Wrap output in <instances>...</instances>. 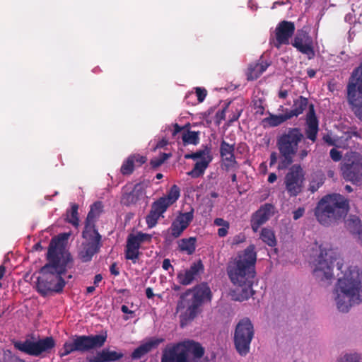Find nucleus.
Segmentation results:
<instances>
[{
    "label": "nucleus",
    "mask_w": 362,
    "mask_h": 362,
    "mask_svg": "<svg viewBox=\"0 0 362 362\" xmlns=\"http://www.w3.org/2000/svg\"><path fill=\"white\" fill-rule=\"evenodd\" d=\"M333 250H321L315 260L313 276L321 286H327L334 278V263L342 276L339 277L334 294L337 309L347 313L355 305L362 303V271L356 266H350L342 270L343 264Z\"/></svg>",
    "instance_id": "1"
},
{
    "label": "nucleus",
    "mask_w": 362,
    "mask_h": 362,
    "mask_svg": "<svg viewBox=\"0 0 362 362\" xmlns=\"http://www.w3.org/2000/svg\"><path fill=\"white\" fill-rule=\"evenodd\" d=\"M69 235L62 233L52 238L47 253V262L40 268L37 279V291L43 297L49 293H62L66 284L62 277L74 267V261L66 249Z\"/></svg>",
    "instance_id": "2"
},
{
    "label": "nucleus",
    "mask_w": 362,
    "mask_h": 362,
    "mask_svg": "<svg viewBox=\"0 0 362 362\" xmlns=\"http://www.w3.org/2000/svg\"><path fill=\"white\" fill-rule=\"evenodd\" d=\"M257 253L255 246L250 245L243 251L239 252L227 268L230 281L236 286L232 291V298L237 301L247 300L255 293L252 288L255 276Z\"/></svg>",
    "instance_id": "3"
},
{
    "label": "nucleus",
    "mask_w": 362,
    "mask_h": 362,
    "mask_svg": "<svg viewBox=\"0 0 362 362\" xmlns=\"http://www.w3.org/2000/svg\"><path fill=\"white\" fill-rule=\"evenodd\" d=\"M349 210V200L339 194H328L322 198L315 209L318 222L325 226L338 223Z\"/></svg>",
    "instance_id": "4"
},
{
    "label": "nucleus",
    "mask_w": 362,
    "mask_h": 362,
    "mask_svg": "<svg viewBox=\"0 0 362 362\" xmlns=\"http://www.w3.org/2000/svg\"><path fill=\"white\" fill-rule=\"evenodd\" d=\"M106 339L107 336L103 334H75L63 344L59 356L62 358L73 352L86 353L100 349L104 346Z\"/></svg>",
    "instance_id": "5"
},
{
    "label": "nucleus",
    "mask_w": 362,
    "mask_h": 362,
    "mask_svg": "<svg viewBox=\"0 0 362 362\" xmlns=\"http://www.w3.org/2000/svg\"><path fill=\"white\" fill-rule=\"evenodd\" d=\"M304 138V135L298 128L289 129L277 140V146L282 157L278 169H285L290 165L298 150V143Z\"/></svg>",
    "instance_id": "6"
},
{
    "label": "nucleus",
    "mask_w": 362,
    "mask_h": 362,
    "mask_svg": "<svg viewBox=\"0 0 362 362\" xmlns=\"http://www.w3.org/2000/svg\"><path fill=\"white\" fill-rule=\"evenodd\" d=\"M190 295L192 298L187 300L188 308L182 316V327L193 320L200 313V307L205 300L210 301L211 298V292L206 284H202L193 289L186 291L182 293V300Z\"/></svg>",
    "instance_id": "7"
},
{
    "label": "nucleus",
    "mask_w": 362,
    "mask_h": 362,
    "mask_svg": "<svg viewBox=\"0 0 362 362\" xmlns=\"http://www.w3.org/2000/svg\"><path fill=\"white\" fill-rule=\"evenodd\" d=\"M347 98L354 114L362 121V64L354 71L350 78Z\"/></svg>",
    "instance_id": "8"
},
{
    "label": "nucleus",
    "mask_w": 362,
    "mask_h": 362,
    "mask_svg": "<svg viewBox=\"0 0 362 362\" xmlns=\"http://www.w3.org/2000/svg\"><path fill=\"white\" fill-rule=\"evenodd\" d=\"M180 197V188L174 185L168 192L166 196L162 197L155 201L152 205L148 214L146 217V222L148 228L154 227L158 220L163 216L168 206L173 204Z\"/></svg>",
    "instance_id": "9"
},
{
    "label": "nucleus",
    "mask_w": 362,
    "mask_h": 362,
    "mask_svg": "<svg viewBox=\"0 0 362 362\" xmlns=\"http://www.w3.org/2000/svg\"><path fill=\"white\" fill-rule=\"evenodd\" d=\"M254 334L253 325L249 318H243L236 325L233 341L235 349L240 356H246L250 352Z\"/></svg>",
    "instance_id": "10"
},
{
    "label": "nucleus",
    "mask_w": 362,
    "mask_h": 362,
    "mask_svg": "<svg viewBox=\"0 0 362 362\" xmlns=\"http://www.w3.org/2000/svg\"><path fill=\"white\" fill-rule=\"evenodd\" d=\"M103 204L100 201L95 202L90 206L82 232V237L87 242L101 243L102 236L96 228V222L103 212Z\"/></svg>",
    "instance_id": "11"
},
{
    "label": "nucleus",
    "mask_w": 362,
    "mask_h": 362,
    "mask_svg": "<svg viewBox=\"0 0 362 362\" xmlns=\"http://www.w3.org/2000/svg\"><path fill=\"white\" fill-rule=\"evenodd\" d=\"M14 347L30 356H40L42 353H50L55 347L56 341L52 337H46L36 341L26 339L13 342Z\"/></svg>",
    "instance_id": "12"
},
{
    "label": "nucleus",
    "mask_w": 362,
    "mask_h": 362,
    "mask_svg": "<svg viewBox=\"0 0 362 362\" xmlns=\"http://www.w3.org/2000/svg\"><path fill=\"white\" fill-rule=\"evenodd\" d=\"M343 177L354 184L362 182V156L353 153L341 167Z\"/></svg>",
    "instance_id": "13"
},
{
    "label": "nucleus",
    "mask_w": 362,
    "mask_h": 362,
    "mask_svg": "<svg viewBox=\"0 0 362 362\" xmlns=\"http://www.w3.org/2000/svg\"><path fill=\"white\" fill-rule=\"evenodd\" d=\"M152 235L138 232L136 234L130 233L127 236L125 248L126 259L132 260L134 264L136 263L141 252L139 248L143 243L151 242Z\"/></svg>",
    "instance_id": "14"
},
{
    "label": "nucleus",
    "mask_w": 362,
    "mask_h": 362,
    "mask_svg": "<svg viewBox=\"0 0 362 362\" xmlns=\"http://www.w3.org/2000/svg\"><path fill=\"white\" fill-rule=\"evenodd\" d=\"M304 172L300 165H293L286 175V189L291 197H296L303 188Z\"/></svg>",
    "instance_id": "15"
},
{
    "label": "nucleus",
    "mask_w": 362,
    "mask_h": 362,
    "mask_svg": "<svg viewBox=\"0 0 362 362\" xmlns=\"http://www.w3.org/2000/svg\"><path fill=\"white\" fill-rule=\"evenodd\" d=\"M122 190L121 204L127 206L136 204L145 194L144 185L141 183H137L133 187L132 185H126Z\"/></svg>",
    "instance_id": "16"
},
{
    "label": "nucleus",
    "mask_w": 362,
    "mask_h": 362,
    "mask_svg": "<svg viewBox=\"0 0 362 362\" xmlns=\"http://www.w3.org/2000/svg\"><path fill=\"white\" fill-rule=\"evenodd\" d=\"M292 45L301 53L306 54L309 59H312L315 56L313 40L308 33L304 30L297 31Z\"/></svg>",
    "instance_id": "17"
},
{
    "label": "nucleus",
    "mask_w": 362,
    "mask_h": 362,
    "mask_svg": "<svg viewBox=\"0 0 362 362\" xmlns=\"http://www.w3.org/2000/svg\"><path fill=\"white\" fill-rule=\"evenodd\" d=\"M204 350L199 343L193 340H182V362H195L203 356Z\"/></svg>",
    "instance_id": "18"
},
{
    "label": "nucleus",
    "mask_w": 362,
    "mask_h": 362,
    "mask_svg": "<svg viewBox=\"0 0 362 362\" xmlns=\"http://www.w3.org/2000/svg\"><path fill=\"white\" fill-rule=\"evenodd\" d=\"M295 31V25L293 23L283 21L279 23L275 29L276 40L275 47L279 48L281 45H288L290 37Z\"/></svg>",
    "instance_id": "19"
},
{
    "label": "nucleus",
    "mask_w": 362,
    "mask_h": 362,
    "mask_svg": "<svg viewBox=\"0 0 362 362\" xmlns=\"http://www.w3.org/2000/svg\"><path fill=\"white\" fill-rule=\"evenodd\" d=\"M273 208L270 204H266L258 209L252 216L251 226L255 232L264 224L271 216V210Z\"/></svg>",
    "instance_id": "20"
},
{
    "label": "nucleus",
    "mask_w": 362,
    "mask_h": 362,
    "mask_svg": "<svg viewBox=\"0 0 362 362\" xmlns=\"http://www.w3.org/2000/svg\"><path fill=\"white\" fill-rule=\"evenodd\" d=\"M123 356L124 354L122 352L104 349L97 351L95 356L87 357L86 360L88 362H115L120 360Z\"/></svg>",
    "instance_id": "21"
},
{
    "label": "nucleus",
    "mask_w": 362,
    "mask_h": 362,
    "mask_svg": "<svg viewBox=\"0 0 362 362\" xmlns=\"http://www.w3.org/2000/svg\"><path fill=\"white\" fill-rule=\"evenodd\" d=\"M346 228L355 236L358 243L362 245V222L357 215L349 214L345 219Z\"/></svg>",
    "instance_id": "22"
},
{
    "label": "nucleus",
    "mask_w": 362,
    "mask_h": 362,
    "mask_svg": "<svg viewBox=\"0 0 362 362\" xmlns=\"http://www.w3.org/2000/svg\"><path fill=\"white\" fill-rule=\"evenodd\" d=\"M318 132V121L315 114L314 106L309 105V112L307 115V127L305 129V135L308 139L315 142L317 139Z\"/></svg>",
    "instance_id": "23"
},
{
    "label": "nucleus",
    "mask_w": 362,
    "mask_h": 362,
    "mask_svg": "<svg viewBox=\"0 0 362 362\" xmlns=\"http://www.w3.org/2000/svg\"><path fill=\"white\" fill-rule=\"evenodd\" d=\"M164 341L163 338L152 337L145 343L141 344L131 354L132 359H139L150 352L153 349L156 348L160 344Z\"/></svg>",
    "instance_id": "24"
},
{
    "label": "nucleus",
    "mask_w": 362,
    "mask_h": 362,
    "mask_svg": "<svg viewBox=\"0 0 362 362\" xmlns=\"http://www.w3.org/2000/svg\"><path fill=\"white\" fill-rule=\"evenodd\" d=\"M204 267L201 259L194 262L182 275V285H189L193 281L197 280L200 274L204 272Z\"/></svg>",
    "instance_id": "25"
},
{
    "label": "nucleus",
    "mask_w": 362,
    "mask_h": 362,
    "mask_svg": "<svg viewBox=\"0 0 362 362\" xmlns=\"http://www.w3.org/2000/svg\"><path fill=\"white\" fill-rule=\"evenodd\" d=\"M101 246V243L92 242L82 243V248L78 252L79 259L82 262H88L91 261L93 257L99 252Z\"/></svg>",
    "instance_id": "26"
},
{
    "label": "nucleus",
    "mask_w": 362,
    "mask_h": 362,
    "mask_svg": "<svg viewBox=\"0 0 362 362\" xmlns=\"http://www.w3.org/2000/svg\"><path fill=\"white\" fill-rule=\"evenodd\" d=\"M161 362H181V342L167 346L163 351Z\"/></svg>",
    "instance_id": "27"
},
{
    "label": "nucleus",
    "mask_w": 362,
    "mask_h": 362,
    "mask_svg": "<svg viewBox=\"0 0 362 362\" xmlns=\"http://www.w3.org/2000/svg\"><path fill=\"white\" fill-rule=\"evenodd\" d=\"M233 151H234V146L233 145L228 144L225 141H223L221 142V148H220V153H221V157L226 161L228 162V163L226 164V166L227 168H233L236 164Z\"/></svg>",
    "instance_id": "28"
},
{
    "label": "nucleus",
    "mask_w": 362,
    "mask_h": 362,
    "mask_svg": "<svg viewBox=\"0 0 362 362\" xmlns=\"http://www.w3.org/2000/svg\"><path fill=\"white\" fill-rule=\"evenodd\" d=\"M181 235V211H177L175 220L172 223L170 227L166 231L165 239L168 241H173Z\"/></svg>",
    "instance_id": "29"
},
{
    "label": "nucleus",
    "mask_w": 362,
    "mask_h": 362,
    "mask_svg": "<svg viewBox=\"0 0 362 362\" xmlns=\"http://www.w3.org/2000/svg\"><path fill=\"white\" fill-rule=\"evenodd\" d=\"M360 136L361 132H358V131H349L344 132L340 137L338 138L337 148H347L353 147L354 141H352V138H357Z\"/></svg>",
    "instance_id": "30"
},
{
    "label": "nucleus",
    "mask_w": 362,
    "mask_h": 362,
    "mask_svg": "<svg viewBox=\"0 0 362 362\" xmlns=\"http://www.w3.org/2000/svg\"><path fill=\"white\" fill-rule=\"evenodd\" d=\"M211 160L212 156H208V158H205L203 160L197 161L194 164L193 169L187 174L194 178L200 177Z\"/></svg>",
    "instance_id": "31"
},
{
    "label": "nucleus",
    "mask_w": 362,
    "mask_h": 362,
    "mask_svg": "<svg viewBox=\"0 0 362 362\" xmlns=\"http://www.w3.org/2000/svg\"><path fill=\"white\" fill-rule=\"evenodd\" d=\"M291 119V115H288V110L284 114L273 115L269 114V117L264 118L262 120L263 123L267 124L270 127H276L284 122L285 121Z\"/></svg>",
    "instance_id": "32"
},
{
    "label": "nucleus",
    "mask_w": 362,
    "mask_h": 362,
    "mask_svg": "<svg viewBox=\"0 0 362 362\" xmlns=\"http://www.w3.org/2000/svg\"><path fill=\"white\" fill-rule=\"evenodd\" d=\"M308 105V99L303 96H300L294 101L293 108L291 110H288V115H291V118L293 117H298L299 115L302 114Z\"/></svg>",
    "instance_id": "33"
},
{
    "label": "nucleus",
    "mask_w": 362,
    "mask_h": 362,
    "mask_svg": "<svg viewBox=\"0 0 362 362\" xmlns=\"http://www.w3.org/2000/svg\"><path fill=\"white\" fill-rule=\"evenodd\" d=\"M184 127H182V146H185L187 144H193L196 145L199 143V132L190 131L187 130L184 131Z\"/></svg>",
    "instance_id": "34"
},
{
    "label": "nucleus",
    "mask_w": 362,
    "mask_h": 362,
    "mask_svg": "<svg viewBox=\"0 0 362 362\" xmlns=\"http://www.w3.org/2000/svg\"><path fill=\"white\" fill-rule=\"evenodd\" d=\"M78 206L76 204H73L70 211L66 212V221L77 228L79 225V219L78 216Z\"/></svg>",
    "instance_id": "35"
},
{
    "label": "nucleus",
    "mask_w": 362,
    "mask_h": 362,
    "mask_svg": "<svg viewBox=\"0 0 362 362\" xmlns=\"http://www.w3.org/2000/svg\"><path fill=\"white\" fill-rule=\"evenodd\" d=\"M268 64L263 65L257 64L254 66L249 67V73L247 75L248 80L257 79L267 68Z\"/></svg>",
    "instance_id": "36"
},
{
    "label": "nucleus",
    "mask_w": 362,
    "mask_h": 362,
    "mask_svg": "<svg viewBox=\"0 0 362 362\" xmlns=\"http://www.w3.org/2000/svg\"><path fill=\"white\" fill-rule=\"evenodd\" d=\"M262 240L268 245L274 247L276 245V240L274 232L268 228H263L261 233Z\"/></svg>",
    "instance_id": "37"
},
{
    "label": "nucleus",
    "mask_w": 362,
    "mask_h": 362,
    "mask_svg": "<svg viewBox=\"0 0 362 362\" xmlns=\"http://www.w3.org/2000/svg\"><path fill=\"white\" fill-rule=\"evenodd\" d=\"M197 238L191 237L189 238H182V252H187L188 255H192L195 251Z\"/></svg>",
    "instance_id": "38"
},
{
    "label": "nucleus",
    "mask_w": 362,
    "mask_h": 362,
    "mask_svg": "<svg viewBox=\"0 0 362 362\" xmlns=\"http://www.w3.org/2000/svg\"><path fill=\"white\" fill-rule=\"evenodd\" d=\"M208 156H212L211 154V148L206 146L204 149L199 150L195 153H188L185 155V158H192L194 160L200 158L201 160H203L205 158H208Z\"/></svg>",
    "instance_id": "39"
},
{
    "label": "nucleus",
    "mask_w": 362,
    "mask_h": 362,
    "mask_svg": "<svg viewBox=\"0 0 362 362\" xmlns=\"http://www.w3.org/2000/svg\"><path fill=\"white\" fill-rule=\"evenodd\" d=\"M133 158L129 156L122 163L120 172L123 175H131L134 170V164L133 163Z\"/></svg>",
    "instance_id": "40"
},
{
    "label": "nucleus",
    "mask_w": 362,
    "mask_h": 362,
    "mask_svg": "<svg viewBox=\"0 0 362 362\" xmlns=\"http://www.w3.org/2000/svg\"><path fill=\"white\" fill-rule=\"evenodd\" d=\"M170 153H163L159 157L153 158L150 161V165L152 168L156 169L160 166L169 157Z\"/></svg>",
    "instance_id": "41"
},
{
    "label": "nucleus",
    "mask_w": 362,
    "mask_h": 362,
    "mask_svg": "<svg viewBox=\"0 0 362 362\" xmlns=\"http://www.w3.org/2000/svg\"><path fill=\"white\" fill-rule=\"evenodd\" d=\"M1 362H25L24 360L13 355L9 350L4 351L2 359Z\"/></svg>",
    "instance_id": "42"
},
{
    "label": "nucleus",
    "mask_w": 362,
    "mask_h": 362,
    "mask_svg": "<svg viewBox=\"0 0 362 362\" xmlns=\"http://www.w3.org/2000/svg\"><path fill=\"white\" fill-rule=\"evenodd\" d=\"M189 211L182 213V231L187 228L191 221L193 220L194 209L189 206Z\"/></svg>",
    "instance_id": "43"
},
{
    "label": "nucleus",
    "mask_w": 362,
    "mask_h": 362,
    "mask_svg": "<svg viewBox=\"0 0 362 362\" xmlns=\"http://www.w3.org/2000/svg\"><path fill=\"white\" fill-rule=\"evenodd\" d=\"M337 362H362V358L357 354H346Z\"/></svg>",
    "instance_id": "44"
},
{
    "label": "nucleus",
    "mask_w": 362,
    "mask_h": 362,
    "mask_svg": "<svg viewBox=\"0 0 362 362\" xmlns=\"http://www.w3.org/2000/svg\"><path fill=\"white\" fill-rule=\"evenodd\" d=\"M130 156H131V157H134L133 158L134 164L136 163H137L138 166H141V165L145 163L147 160V158L146 156H141L139 154H132Z\"/></svg>",
    "instance_id": "45"
},
{
    "label": "nucleus",
    "mask_w": 362,
    "mask_h": 362,
    "mask_svg": "<svg viewBox=\"0 0 362 362\" xmlns=\"http://www.w3.org/2000/svg\"><path fill=\"white\" fill-rule=\"evenodd\" d=\"M180 132H181V127L178 124H174V129H172L171 127H168L165 129V136H167L168 133H170L173 137L175 136Z\"/></svg>",
    "instance_id": "46"
},
{
    "label": "nucleus",
    "mask_w": 362,
    "mask_h": 362,
    "mask_svg": "<svg viewBox=\"0 0 362 362\" xmlns=\"http://www.w3.org/2000/svg\"><path fill=\"white\" fill-rule=\"evenodd\" d=\"M196 93L197 96V100L199 103H202L204 101L206 95V90L202 88H196Z\"/></svg>",
    "instance_id": "47"
},
{
    "label": "nucleus",
    "mask_w": 362,
    "mask_h": 362,
    "mask_svg": "<svg viewBox=\"0 0 362 362\" xmlns=\"http://www.w3.org/2000/svg\"><path fill=\"white\" fill-rule=\"evenodd\" d=\"M323 140L328 145L334 146L337 147L338 138L334 139H332L329 134H326L323 136Z\"/></svg>",
    "instance_id": "48"
},
{
    "label": "nucleus",
    "mask_w": 362,
    "mask_h": 362,
    "mask_svg": "<svg viewBox=\"0 0 362 362\" xmlns=\"http://www.w3.org/2000/svg\"><path fill=\"white\" fill-rule=\"evenodd\" d=\"M330 157L334 161H339L341 160L342 156L341 153L337 151L335 148H332L330 151Z\"/></svg>",
    "instance_id": "49"
},
{
    "label": "nucleus",
    "mask_w": 362,
    "mask_h": 362,
    "mask_svg": "<svg viewBox=\"0 0 362 362\" xmlns=\"http://www.w3.org/2000/svg\"><path fill=\"white\" fill-rule=\"evenodd\" d=\"M214 223L218 226H223V227H226V228L229 227V223L226 221H225L221 218H216L214 220Z\"/></svg>",
    "instance_id": "50"
},
{
    "label": "nucleus",
    "mask_w": 362,
    "mask_h": 362,
    "mask_svg": "<svg viewBox=\"0 0 362 362\" xmlns=\"http://www.w3.org/2000/svg\"><path fill=\"white\" fill-rule=\"evenodd\" d=\"M169 143L168 139H167L165 137L160 139L156 144V147L154 148V150L157 148H164L166 145H168Z\"/></svg>",
    "instance_id": "51"
},
{
    "label": "nucleus",
    "mask_w": 362,
    "mask_h": 362,
    "mask_svg": "<svg viewBox=\"0 0 362 362\" xmlns=\"http://www.w3.org/2000/svg\"><path fill=\"white\" fill-rule=\"evenodd\" d=\"M305 209L303 208H298L297 210L293 211V219L298 220L303 216Z\"/></svg>",
    "instance_id": "52"
},
{
    "label": "nucleus",
    "mask_w": 362,
    "mask_h": 362,
    "mask_svg": "<svg viewBox=\"0 0 362 362\" xmlns=\"http://www.w3.org/2000/svg\"><path fill=\"white\" fill-rule=\"evenodd\" d=\"M110 272L114 276H118L119 274V271L117 267V264L115 262L112 263L110 267Z\"/></svg>",
    "instance_id": "53"
},
{
    "label": "nucleus",
    "mask_w": 362,
    "mask_h": 362,
    "mask_svg": "<svg viewBox=\"0 0 362 362\" xmlns=\"http://www.w3.org/2000/svg\"><path fill=\"white\" fill-rule=\"evenodd\" d=\"M162 267L164 270H169L170 268L173 267L169 259H165L163 261Z\"/></svg>",
    "instance_id": "54"
},
{
    "label": "nucleus",
    "mask_w": 362,
    "mask_h": 362,
    "mask_svg": "<svg viewBox=\"0 0 362 362\" xmlns=\"http://www.w3.org/2000/svg\"><path fill=\"white\" fill-rule=\"evenodd\" d=\"M277 160V154L276 152H272L270 156V165H273L276 163Z\"/></svg>",
    "instance_id": "55"
},
{
    "label": "nucleus",
    "mask_w": 362,
    "mask_h": 362,
    "mask_svg": "<svg viewBox=\"0 0 362 362\" xmlns=\"http://www.w3.org/2000/svg\"><path fill=\"white\" fill-rule=\"evenodd\" d=\"M227 228L226 227H223V228H221L218 230V235L220 236V237H224L227 234Z\"/></svg>",
    "instance_id": "56"
},
{
    "label": "nucleus",
    "mask_w": 362,
    "mask_h": 362,
    "mask_svg": "<svg viewBox=\"0 0 362 362\" xmlns=\"http://www.w3.org/2000/svg\"><path fill=\"white\" fill-rule=\"evenodd\" d=\"M146 295L148 299L152 298L155 295L151 288L148 287L146 289Z\"/></svg>",
    "instance_id": "57"
},
{
    "label": "nucleus",
    "mask_w": 362,
    "mask_h": 362,
    "mask_svg": "<svg viewBox=\"0 0 362 362\" xmlns=\"http://www.w3.org/2000/svg\"><path fill=\"white\" fill-rule=\"evenodd\" d=\"M103 276L100 274H96L94 277V284L98 286V284L102 281Z\"/></svg>",
    "instance_id": "58"
},
{
    "label": "nucleus",
    "mask_w": 362,
    "mask_h": 362,
    "mask_svg": "<svg viewBox=\"0 0 362 362\" xmlns=\"http://www.w3.org/2000/svg\"><path fill=\"white\" fill-rule=\"evenodd\" d=\"M176 296L178 298L177 303V308H176V313H177L181 308V294L177 293L176 294Z\"/></svg>",
    "instance_id": "59"
},
{
    "label": "nucleus",
    "mask_w": 362,
    "mask_h": 362,
    "mask_svg": "<svg viewBox=\"0 0 362 362\" xmlns=\"http://www.w3.org/2000/svg\"><path fill=\"white\" fill-rule=\"evenodd\" d=\"M308 151L306 149H303L299 152V158L300 160L304 159L308 156Z\"/></svg>",
    "instance_id": "60"
},
{
    "label": "nucleus",
    "mask_w": 362,
    "mask_h": 362,
    "mask_svg": "<svg viewBox=\"0 0 362 362\" xmlns=\"http://www.w3.org/2000/svg\"><path fill=\"white\" fill-rule=\"evenodd\" d=\"M277 179V176L275 173H271L269 175V177H268V182H270V183H273L274 182H275Z\"/></svg>",
    "instance_id": "61"
},
{
    "label": "nucleus",
    "mask_w": 362,
    "mask_h": 362,
    "mask_svg": "<svg viewBox=\"0 0 362 362\" xmlns=\"http://www.w3.org/2000/svg\"><path fill=\"white\" fill-rule=\"evenodd\" d=\"M121 310L122 313H132L133 312L132 310H130L129 309V308L125 305H122V307H121Z\"/></svg>",
    "instance_id": "62"
},
{
    "label": "nucleus",
    "mask_w": 362,
    "mask_h": 362,
    "mask_svg": "<svg viewBox=\"0 0 362 362\" xmlns=\"http://www.w3.org/2000/svg\"><path fill=\"white\" fill-rule=\"evenodd\" d=\"M320 187V183H317L316 185H310V190L312 192H315V191H317L318 189V188Z\"/></svg>",
    "instance_id": "63"
},
{
    "label": "nucleus",
    "mask_w": 362,
    "mask_h": 362,
    "mask_svg": "<svg viewBox=\"0 0 362 362\" xmlns=\"http://www.w3.org/2000/svg\"><path fill=\"white\" fill-rule=\"evenodd\" d=\"M288 95V91L286 90H280L279 93V96L281 98H285Z\"/></svg>",
    "instance_id": "64"
}]
</instances>
